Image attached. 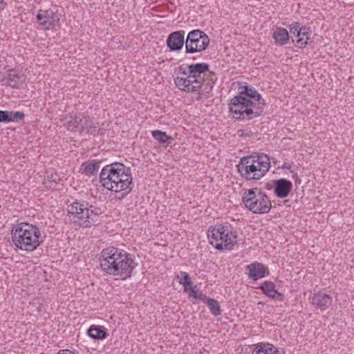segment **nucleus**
I'll list each match as a JSON object with an SVG mask.
<instances>
[{"label":"nucleus","mask_w":354,"mask_h":354,"mask_svg":"<svg viewBox=\"0 0 354 354\" xmlns=\"http://www.w3.org/2000/svg\"><path fill=\"white\" fill-rule=\"evenodd\" d=\"M266 188L268 189L272 188V185H270V183H267Z\"/></svg>","instance_id":"44"},{"label":"nucleus","mask_w":354,"mask_h":354,"mask_svg":"<svg viewBox=\"0 0 354 354\" xmlns=\"http://www.w3.org/2000/svg\"><path fill=\"white\" fill-rule=\"evenodd\" d=\"M187 72L194 77L203 81L209 74V65L204 62L189 64L187 65Z\"/></svg>","instance_id":"16"},{"label":"nucleus","mask_w":354,"mask_h":354,"mask_svg":"<svg viewBox=\"0 0 354 354\" xmlns=\"http://www.w3.org/2000/svg\"><path fill=\"white\" fill-rule=\"evenodd\" d=\"M178 74L181 75V77H187V68H185L183 67L182 66H179L177 69Z\"/></svg>","instance_id":"37"},{"label":"nucleus","mask_w":354,"mask_h":354,"mask_svg":"<svg viewBox=\"0 0 354 354\" xmlns=\"http://www.w3.org/2000/svg\"><path fill=\"white\" fill-rule=\"evenodd\" d=\"M292 178L295 179L296 184H300L301 183V179L298 177V175L297 173H293Z\"/></svg>","instance_id":"39"},{"label":"nucleus","mask_w":354,"mask_h":354,"mask_svg":"<svg viewBox=\"0 0 354 354\" xmlns=\"http://www.w3.org/2000/svg\"><path fill=\"white\" fill-rule=\"evenodd\" d=\"M242 202L249 211L257 214L268 213L272 208V203L268 195L259 187L246 189Z\"/></svg>","instance_id":"4"},{"label":"nucleus","mask_w":354,"mask_h":354,"mask_svg":"<svg viewBox=\"0 0 354 354\" xmlns=\"http://www.w3.org/2000/svg\"><path fill=\"white\" fill-rule=\"evenodd\" d=\"M115 248L109 247L102 250L99 258L101 269L109 275H113L115 270H118L116 266L118 262L115 259Z\"/></svg>","instance_id":"11"},{"label":"nucleus","mask_w":354,"mask_h":354,"mask_svg":"<svg viewBox=\"0 0 354 354\" xmlns=\"http://www.w3.org/2000/svg\"><path fill=\"white\" fill-rule=\"evenodd\" d=\"M203 301L207 304L213 315L218 316L221 314L222 310L220 304L216 299L206 296V299H203Z\"/></svg>","instance_id":"29"},{"label":"nucleus","mask_w":354,"mask_h":354,"mask_svg":"<svg viewBox=\"0 0 354 354\" xmlns=\"http://www.w3.org/2000/svg\"><path fill=\"white\" fill-rule=\"evenodd\" d=\"M239 94L246 99H250L257 107L261 108L262 111L263 110L266 101L254 88L245 86L243 91L239 92Z\"/></svg>","instance_id":"14"},{"label":"nucleus","mask_w":354,"mask_h":354,"mask_svg":"<svg viewBox=\"0 0 354 354\" xmlns=\"http://www.w3.org/2000/svg\"><path fill=\"white\" fill-rule=\"evenodd\" d=\"M11 238L16 248L28 252L36 250L43 243L40 230L35 225L21 223L14 227Z\"/></svg>","instance_id":"3"},{"label":"nucleus","mask_w":354,"mask_h":354,"mask_svg":"<svg viewBox=\"0 0 354 354\" xmlns=\"http://www.w3.org/2000/svg\"><path fill=\"white\" fill-rule=\"evenodd\" d=\"M216 80V74L214 72H209L208 76L202 81V88L201 91H198V93L201 95H209L212 91Z\"/></svg>","instance_id":"21"},{"label":"nucleus","mask_w":354,"mask_h":354,"mask_svg":"<svg viewBox=\"0 0 354 354\" xmlns=\"http://www.w3.org/2000/svg\"><path fill=\"white\" fill-rule=\"evenodd\" d=\"M100 162H96L95 160L85 162L82 165L81 169L86 176H94L100 169Z\"/></svg>","instance_id":"26"},{"label":"nucleus","mask_w":354,"mask_h":354,"mask_svg":"<svg viewBox=\"0 0 354 354\" xmlns=\"http://www.w3.org/2000/svg\"><path fill=\"white\" fill-rule=\"evenodd\" d=\"M252 354H280V351L272 344L258 343L254 346Z\"/></svg>","instance_id":"22"},{"label":"nucleus","mask_w":354,"mask_h":354,"mask_svg":"<svg viewBox=\"0 0 354 354\" xmlns=\"http://www.w3.org/2000/svg\"><path fill=\"white\" fill-rule=\"evenodd\" d=\"M57 354H75L74 352L69 350H63L57 353Z\"/></svg>","instance_id":"41"},{"label":"nucleus","mask_w":354,"mask_h":354,"mask_svg":"<svg viewBox=\"0 0 354 354\" xmlns=\"http://www.w3.org/2000/svg\"><path fill=\"white\" fill-rule=\"evenodd\" d=\"M246 270L248 271V277L254 281L264 277L266 272H269L268 268L259 262H254L247 266Z\"/></svg>","instance_id":"17"},{"label":"nucleus","mask_w":354,"mask_h":354,"mask_svg":"<svg viewBox=\"0 0 354 354\" xmlns=\"http://www.w3.org/2000/svg\"><path fill=\"white\" fill-rule=\"evenodd\" d=\"M88 335L94 339H103L106 337L107 333L101 326L92 325L88 330Z\"/></svg>","instance_id":"28"},{"label":"nucleus","mask_w":354,"mask_h":354,"mask_svg":"<svg viewBox=\"0 0 354 354\" xmlns=\"http://www.w3.org/2000/svg\"><path fill=\"white\" fill-rule=\"evenodd\" d=\"M25 118V114L21 111H7V123L20 122Z\"/></svg>","instance_id":"31"},{"label":"nucleus","mask_w":354,"mask_h":354,"mask_svg":"<svg viewBox=\"0 0 354 354\" xmlns=\"http://www.w3.org/2000/svg\"><path fill=\"white\" fill-rule=\"evenodd\" d=\"M7 3L3 0H0V11L6 8Z\"/></svg>","instance_id":"40"},{"label":"nucleus","mask_w":354,"mask_h":354,"mask_svg":"<svg viewBox=\"0 0 354 354\" xmlns=\"http://www.w3.org/2000/svg\"><path fill=\"white\" fill-rule=\"evenodd\" d=\"M99 180L107 190L118 193L129 189L130 192L133 185L131 168L120 162H112L102 169Z\"/></svg>","instance_id":"1"},{"label":"nucleus","mask_w":354,"mask_h":354,"mask_svg":"<svg viewBox=\"0 0 354 354\" xmlns=\"http://www.w3.org/2000/svg\"><path fill=\"white\" fill-rule=\"evenodd\" d=\"M333 298L330 295L318 292L311 299V304L321 310H326L332 304Z\"/></svg>","instance_id":"18"},{"label":"nucleus","mask_w":354,"mask_h":354,"mask_svg":"<svg viewBox=\"0 0 354 354\" xmlns=\"http://www.w3.org/2000/svg\"><path fill=\"white\" fill-rule=\"evenodd\" d=\"M166 44L171 51L180 50L185 45V31L177 30L171 32L167 39Z\"/></svg>","instance_id":"13"},{"label":"nucleus","mask_w":354,"mask_h":354,"mask_svg":"<svg viewBox=\"0 0 354 354\" xmlns=\"http://www.w3.org/2000/svg\"><path fill=\"white\" fill-rule=\"evenodd\" d=\"M240 175L248 180H259L263 177L270 167V160L268 155L254 153L242 157L238 165Z\"/></svg>","instance_id":"2"},{"label":"nucleus","mask_w":354,"mask_h":354,"mask_svg":"<svg viewBox=\"0 0 354 354\" xmlns=\"http://www.w3.org/2000/svg\"><path fill=\"white\" fill-rule=\"evenodd\" d=\"M0 123H7V111L0 110Z\"/></svg>","instance_id":"38"},{"label":"nucleus","mask_w":354,"mask_h":354,"mask_svg":"<svg viewBox=\"0 0 354 354\" xmlns=\"http://www.w3.org/2000/svg\"><path fill=\"white\" fill-rule=\"evenodd\" d=\"M68 216L71 223L82 227H90L88 203L75 200L67 207Z\"/></svg>","instance_id":"7"},{"label":"nucleus","mask_w":354,"mask_h":354,"mask_svg":"<svg viewBox=\"0 0 354 354\" xmlns=\"http://www.w3.org/2000/svg\"><path fill=\"white\" fill-rule=\"evenodd\" d=\"M228 105L230 112L236 115L234 118L238 121L245 119L250 120L263 113L261 108L257 107L250 99L245 98L239 93L230 100Z\"/></svg>","instance_id":"5"},{"label":"nucleus","mask_w":354,"mask_h":354,"mask_svg":"<svg viewBox=\"0 0 354 354\" xmlns=\"http://www.w3.org/2000/svg\"><path fill=\"white\" fill-rule=\"evenodd\" d=\"M115 259L118 267V270H115L113 276L119 277L120 279L124 280L131 277L133 269L137 266L133 256L127 252H124L115 248Z\"/></svg>","instance_id":"9"},{"label":"nucleus","mask_w":354,"mask_h":354,"mask_svg":"<svg viewBox=\"0 0 354 354\" xmlns=\"http://www.w3.org/2000/svg\"><path fill=\"white\" fill-rule=\"evenodd\" d=\"M189 294V297H193L195 299H198L201 301L203 299H206V295L201 292H199L198 289H196V286H189V291L187 292Z\"/></svg>","instance_id":"35"},{"label":"nucleus","mask_w":354,"mask_h":354,"mask_svg":"<svg viewBox=\"0 0 354 354\" xmlns=\"http://www.w3.org/2000/svg\"><path fill=\"white\" fill-rule=\"evenodd\" d=\"M274 192L275 196L279 198L287 197L292 188V183L286 178H280L273 180Z\"/></svg>","instance_id":"15"},{"label":"nucleus","mask_w":354,"mask_h":354,"mask_svg":"<svg viewBox=\"0 0 354 354\" xmlns=\"http://www.w3.org/2000/svg\"><path fill=\"white\" fill-rule=\"evenodd\" d=\"M259 289L265 294L267 297L275 299L277 300L282 301L283 295L275 288V284L270 281H263Z\"/></svg>","instance_id":"20"},{"label":"nucleus","mask_w":354,"mask_h":354,"mask_svg":"<svg viewBox=\"0 0 354 354\" xmlns=\"http://www.w3.org/2000/svg\"><path fill=\"white\" fill-rule=\"evenodd\" d=\"M210 39L203 31L196 29L190 31L185 39V52L194 54L205 50L209 45Z\"/></svg>","instance_id":"8"},{"label":"nucleus","mask_w":354,"mask_h":354,"mask_svg":"<svg viewBox=\"0 0 354 354\" xmlns=\"http://www.w3.org/2000/svg\"><path fill=\"white\" fill-rule=\"evenodd\" d=\"M23 75L15 73V69H10L8 73L3 77L1 82L12 88H19L24 83Z\"/></svg>","instance_id":"19"},{"label":"nucleus","mask_w":354,"mask_h":354,"mask_svg":"<svg viewBox=\"0 0 354 354\" xmlns=\"http://www.w3.org/2000/svg\"><path fill=\"white\" fill-rule=\"evenodd\" d=\"M62 180V178L53 170H48L46 172V176L44 179V184L46 187L55 189L56 185Z\"/></svg>","instance_id":"25"},{"label":"nucleus","mask_w":354,"mask_h":354,"mask_svg":"<svg viewBox=\"0 0 354 354\" xmlns=\"http://www.w3.org/2000/svg\"><path fill=\"white\" fill-rule=\"evenodd\" d=\"M44 14L46 15V20L48 30H56L60 26L59 15L57 12L48 10H44Z\"/></svg>","instance_id":"24"},{"label":"nucleus","mask_w":354,"mask_h":354,"mask_svg":"<svg viewBox=\"0 0 354 354\" xmlns=\"http://www.w3.org/2000/svg\"><path fill=\"white\" fill-rule=\"evenodd\" d=\"M153 138L158 141L159 143L165 145L166 147L171 144L173 138L161 130H154L151 132Z\"/></svg>","instance_id":"27"},{"label":"nucleus","mask_w":354,"mask_h":354,"mask_svg":"<svg viewBox=\"0 0 354 354\" xmlns=\"http://www.w3.org/2000/svg\"><path fill=\"white\" fill-rule=\"evenodd\" d=\"M274 43L277 46H284L289 42L290 37L288 30L284 28H277L272 33Z\"/></svg>","instance_id":"23"},{"label":"nucleus","mask_w":354,"mask_h":354,"mask_svg":"<svg viewBox=\"0 0 354 354\" xmlns=\"http://www.w3.org/2000/svg\"><path fill=\"white\" fill-rule=\"evenodd\" d=\"M282 168L283 169H290L291 168V166L290 165L288 164V163H284L282 166Z\"/></svg>","instance_id":"42"},{"label":"nucleus","mask_w":354,"mask_h":354,"mask_svg":"<svg viewBox=\"0 0 354 354\" xmlns=\"http://www.w3.org/2000/svg\"><path fill=\"white\" fill-rule=\"evenodd\" d=\"M88 209L89 212V220H90V226L91 225L92 221H95L97 220V217L102 214V210L101 207H97L93 205L88 204Z\"/></svg>","instance_id":"33"},{"label":"nucleus","mask_w":354,"mask_h":354,"mask_svg":"<svg viewBox=\"0 0 354 354\" xmlns=\"http://www.w3.org/2000/svg\"><path fill=\"white\" fill-rule=\"evenodd\" d=\"M187 77L177 76L174 78L175 85L181 91L186 93H195L199 91L202 88V81L192 76L190 73L187 72Z\"/></svg>","instance_id":"12"},{"label":"nucleus","mask_w":354,"mask_h":354,"mask_svg":"<svg viewBox=\"0 0 354 354\" xmlns=\"http://www.w3.org/2000/svg\"><path fill=\"white\" fill-rule=\"evenodd\" d=\"M127 194H124V193H122L121 196H120V197H118V199L119 200H122L124 198L126 197Z\"/></svg>","instance_id":"43"},{"label":"nucleus","mask_w":354,"mask_h":354,"mask_svg":"<svg viewBox=\"0 0 354 354\" xmlns=\"http://www.w3.org/2000/svg\"><path fill=\"white\" fill-rule=\"evenodd\" d=\"M208 239L210 244L219 250H232L236 241V236L229 232L227 226L216 225L208 231Z\"/></svg>","instance_id":"6"},{"label":"nucleus","mask_w":354,"mask_h":354,"mask_svg":"<svg viewBox=\"0 0 354 354\" xmlns=\"http://www.w3.org/2000/svg\"><path fill=\"white\" fill-rule=\"evenodd\" d=\"M66 128L73 132L79 131L80 133L86 132L88 134H95L100 130L98 125L95 124L89 116L81 114L75 115L74 118L67 123Z\"/></svg>","instance_id":"10"},{"label":"nucleus","mask_w":354,"mask_h":354,"mask_svg":"<svg viewBox=\"0 0 354 354\" xmlns=\"http://www.w3.org/2000/svg\"><path fill=\"white\" fill-rule=\"evenodd\" d=\"M290 34L297 37H301V31L308 30L306 26H301L299 22H293L288 26Z\"/></svg>","instance_id":"32"},{"label":"nucleus","mask_w":354,"mask_h":354,"mask_svg":"<svg viewBox=\"0 0 354 354\" xmlns=\"http://www.w3.org/2000/svg\"><path fill=\"white\" fill-rule=\"evenodd\" d=\"M46 15L44 14V10H39L38 14L36 15L37 21H39V26L43 30H48L47 27V22L46 20Z\"/></svg>","instance_id":"36"},{"label":"nucleus","mask_w":354,"mask_h":354,"mask_svg":"<svg viewBox=\"0 0 354 354\" xmlns=\"http://www.w3.org/2000/svg\"><path fill=\"white\" fill-rule=\"evenodd\" d=\"M176 277L178 279L179 283L184 286V292H187L189 287L192 284L189 274L186 272L180 271Z\"/></svg>","instance_id":"30"},{"label":"nucleus","mask_w":354,"mask_h":354,"mask_svg":"<svg viewBox=\"0 0 354 354\" xmlns=\"http://www.w3.org/2000/svg\"><path fill=\"white\" fill-rule=\"evenodd\" d=\"M308 30L301 31V37L297 39L296 43L301 48H304L308 44V41L310 39V33L308 32L309 28H307Z\"/></svg>","instance_id":"34"}]
</instances>
